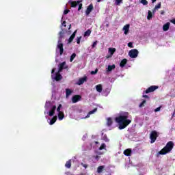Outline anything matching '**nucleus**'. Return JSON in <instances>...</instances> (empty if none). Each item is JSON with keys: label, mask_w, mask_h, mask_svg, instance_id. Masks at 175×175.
Wrapping results in <instances>:
<instances>
[{"label": "nucleus", "mask_w": 175, "mask_h": 175, "mask_svg": "<svg viewBox=\"0 0 175 175\" xmlns=\"http://www.w3.org/2000/svg\"><path fill=\"white\" fill-rule=\"evenodd\" d=\"M115 121L118 124V129L120 131L125 129V128L132 122V120L129 119V113L128 112H124L116 117Z\"/></svg>", "instance_id": "f257e3e1"}, {"label": "nucleus", "mask_w": 175, "mask_h": 175, "mask_svg": "<svg viewBox=\"0 0 175 175\" xmlns=\"http://www.w3.org/2000/svg\"><path fill=\"white\" fill-rule=\"evenodd\" d=\"M173 147H174V143L172 141H170L166 144L163 149L159 152V154L160 155H166L173 150Z\"/></svg>", "instance_id": "f03ea898"}, {"label": "nucleus", "mask_w": 175, "mask_h": 175, "mask_svg": "<svg viewBox=\"0 0 175 175\" xmlns=\"http://www.w3.org/2000/svg\"><path fill=\"white\" fill-rule=\"evenodd\" d=\"M159 134L158 132H157V131H152L150 133V143H155V141L157 140V137H158Z\"/></svg>", "instance_id": "7ed1b4c3"}, {"label": "nucleus", "mask_w": 175, "mask_h": 175, "mask_svg": "<svg viewBox=\"0 0 175 175\" xmlns=\"http://www.w3.org/2000/svg\"><path fill=\"white\" fill-rule=\"evenodd\" d=\"M129 55L131 58H137V55H139V51L137 49H131L129 52Z\"/></svg>", "instance_id": "20e7f679"}, {"label": "nucleus", "mask_w": 175, "mask_h": 175, "mask_svg": "<svg viewBox=\"0 0 175 175\" xmlns=\"http://www.w3.org/2000/svg\"><path fill=\"white\" fill-rule=\"evenodd\" d=\"M158 88H159V87L157 85H152L149 87L148 89H146V90L145 91V93L150 94L151 92H154V91H155L156 90H158Z\"/></svg>", "instance_id": "39448f33"}, {"label": "nucleus", "mask_w": 175, "mask_h": 175, "mask_svg": "<svg viewBox=\"0 0 175 175\" xmlns=\"http://www.w3.org/2000/svg\"><path fill=\"white\" fill-rule=\"evenodd\" d=\"M68 65H66V62H64L61 64H59V72H62V70H64V69H68Z\"/></svg>", "instance_id": "423d86ee"}, {"label": "nucleus", "mask_w": 175, "mask_h": 175, "mask_svg": "<svg viewBox=\"0 0 175 175\" xmlns=\"http://www.w3.org/2000/svg\"><path fill=\"white\" fill-rule=\"evenodd\" d=\"M80 100H81V96L79 94H76L72 98V103H77V102H80Z\"/></svg>", "instance_id": "0eeeda50"}, {"label": "nucleus", "mask_w": 175, "mask_h": 175, "mask_svg": "<svg viewBox=\"0 0 175 175\" xmlns=\"http://www.w3.org/2000/svg\"><path fill=\"white\" fill-rule=\"evenodd\" d=\"M57 47L59 50L60 55H62V54H64V44L61 43L60 40L58 41Z\"/></svg>", "instance_id": "6e6552de"}, {"label": "nucleus", "mask_w": 175, "mask_h": 175, "mask_svg": "<svg viewBox=\"0 0 175 175\" xmlns=\"http://www.w3.org/2000/svg\"><path fill=\"white\" fill-rule=\"evenodd\" d=\"M92 10H94V5L91 3L90 5L88 6L86 9V11H85L86 16H90Z\"/></svg>", "instance_id": "1a4fd4ad"}, {"label": "nucleus", "mask_w": 175, "mask_h": 175, "mask_svg": "<svg viewBox=\"0 0 175 175\" xmlns=\"http://www.w3.org/2000/svg\"><path fill=\"white\" fill-rule=\"evenodd\" d=\"M56 109H57V106L53 105L50 111L49 112V117H53V116H54V114L55 113Z\"/></svg>", "instance_id": "9d476101"}, {"label": "nucleus", "mask_w": 175, "mask_h": 175, "mask_svg": "<svg viewBox=\"0 0 175 175\" xmlns=\"http://www.w3.org/2000/svg\"><path fill=\"white\" fill-rule=\"evenodd\" d=\"M85 81H87V77L80 78L79 79V81H77V84L78 85H81L82 84H84V83H85Z\"/></svg>", "instance_id": "9b49d317"}, {"label": "nucleus", "mask_w": 175, "mask_h": 175, "mask_svg": "<svg viewBox=\"0 0 175 175\" xmlns=\"http://www.w3.org/2000/svg\"><path fill=\"white\" fill-rule=\"evenodd\" d=\"M169 28H170V23L169 22L163 25V30L165 32H166V31H169Z\"/></svg>", "instance_id": "f8f14e48"}, {"label": "nucleus", "mask_w": 175, "mask_h": 175, "mask_svg": "<svg viewBox=\"0 0 175 175\" xmlns=\"http://www.w3.org/2000/svg\"><path fill=\"white\" fill-rule=\"evenodd\" d=\"M124 154L126 157H131L132 155V150L131 149H126L124 151Z\"/></svg>", "instance_id": "ddd939ff"}, {"label": "nucleus", "mask_w": 175, "mask_h": 175, "mask_svg": "<svg viewBox=\"0 0 175 175\" xmlns=\"http://www.w3.org/2000/svg\"><path fill=\"white\" fill-rule=\"evenodd\" d=\"M116 69V64L109 65L108 68H106V72H111V70H114Z\"/></svg>", "instance_id": "4468645a"}, {"label": "nucleus", "mask_w": 175, "mask_h": 175, "mask_svg": "<svg viewBox=\"0 0 175 175\" xmlns=\"http://www.w3.org/2000/svg\"><path fill=\"white\" fill-rule=\"evenodd\" d=\"M60 72H57L56 75H55V80L56 81H59L61 80H62V75H61V74H59Z\"/></svg>", "instance_id": "2eb2a0df"}, {"label": "nucleus", "mask_w": 175, "mask_h": 175, "mask_svg": "<svg viewBox=\"0 0 175 175\" xmlns=\"http://www.w3.org/2000/svg\"><path fill=\"white\" fill-rule=\"evenodd\" d=\"M127 63H128V59H123L120 62V68H124V66H125Z\"/></svg>", "instance_id": "dca6fc26"}, {"label": "nucleus", "mask_w": 175, "mask_h": 175, "mask_svg": "<svg viewBox=\"0 0 175 175\" xmlns=\"http://www.w3.org/2000/svg\"><path fill=\"white\" fill-rule=\"evenodd\" d=\"M101 139L104 140V142H105L106 143H109V142H110V139H109L107 135L106 134L104 135L103 133H102Z\"/></svg>", "instance_id": "f3484780"}, {"label": "nucleus", "mask_w": 175, "mask_h": 175, "mask_svg": "<svg viewBox=\"0 0 175 175\" xmlns=\"http://www.w3.org/2000/svg\"><path fill=\"white\" fill-rule=\"evenodd\" d=\"M76 31L70 36L68 39V43H72L73 42V39L76 38Z\"/></svg>", "instance_id": "a211bd4d"}, {"label": "nucleus", "mask_w": 175, "mask_h": 175, "mask_svg": "<svg viewBox=\"0 0 175 175\" xmlns=\"http://www.w3.org/2000/svg\"><path fill=\"white\" fill-rule=\"evenodd\" d=\"M129 25H126L124 26L123 29L124 31V35H128L129 32Z\"/></svg>", "instance_id": "6ab92c4d"}, {"label": "nucleus", "mask_w": 175, "mask_h": 175, "mask_svg": "<svg viewBox=\"0 0 175 175\" xmlns=\"http://www.w3.org/2000/svg\"><path fill=\"white\" fill-rule=\"evenodd\" d=\"M73 91H72L70 89L67 88L66 89V98H69V96H70V95H72Z\"/></svg>", "instance_id": "aec40b11"}, {"label": "nucleus", "mask_w": 175, "mask_h": 175, "mask_svg": "<svg viewBox=\"0 0 175 175\" xmlns=\"http://www.w3.org/2000/svg\"><path fill=\"white\" fill-rule=\"evenodd\" d=\"M96 90L97 92H102V91H103V88L102 86V84H98L96 85Z\"/></svg>", "instance_id": "412c9836"}, {"label": "nucleus", "mask_w": 175, "mask_h": 175, "mask_svg": "<svg viewBox=\"0 0 175 175\" xmlns=\"http://www.w3.org/2000/svg\"><path fill=\"white\" fill-rule=\"evenodd\" d=\"M80 1H71L70 5L71 8H76L78 5L80 3Z\"/></svg>", "instance_id": "4be33fe9"}, {"label": "nucleus", "mask_w": 175, "mask_h": 175, "mask_svg": "<svg viewBox=\"0 0 175 175\" xmlns=\"http://www.w3.org/2000/svg\"><path fill=\"white\" fill-rule=\"evenodd\" d=\"M108 53H109L111 57L116 53V48H109Z\"/></svg>", "instance_id": "5701e85b"}, {"label": "nucleus", "mask_w": 175, "mask_h": 175, "mask_svg": "<svg viewBox=\"0 0 175 175\" xmlns=\"http://www.w3.org/2000/svg\"><path fill=\"white\" fill-rule=\"evenodd\" d=\"M57 116H53V118L50 120V125H54V124H55V122H57Z\"/></svg>", "instance_id": "b1692460"}, {"label": "nucleus", "mask_w": 175, "mask_h": 175, "mask_svg": "<svg viewBox=\"0 0 175 175\" xmlns=\"http://www.w3.org/2000/svg\"><path fill=\"white\" fill-rule=\"evenodd\" d=\"M65 166L67 167V169H70V167H72V160H68L66 161Z\"/></svg>", "instance_id": "393cba45"}, {"label": "nucleus", "mask_w": 175, "mask_h": 175, "mask_svg": "<svg viewBox=\"0 0 175 175\" xmlns=\"http://www.w3.org/2000/svg\"><path fill=\"white\" fill-rule=\"evenodd\" d=\"M64 117H65V115L64 114V112H59L58 118L60 121H62V120H64Z\"/></svg>", "instance_id": "a878e982"}, {"label": "nucleus", "mask_w": 175, "mask_h": 175, "mask_svg": "<svg viewBox=\"0 0 175 175\" xmlns=\"http://www.w3.org/2000/svg\"><path fill=\"white\" fill-rule=\"evenodd\" d=\"M112 124H113V120L111 119V118H108L107 121V126H111Z\"/></svg>", "instance_id": "bb28decb"}, {"label": "nucleus", "mask_w": 175, "mask_h": 175, "mask_svg": "<svg viewBox=\"0 0 175 175\" xmlns=\"http://www.w3.org/2000/svg\"><path fill=\"white\" fill-rule=\"evenodd\" d=\"M103 169H105L104 165L98 166V168H97V173H102V172H103Z\"/></svg>", "instance_id": "cd10ccee"}, {"label": "nucleus", "mask_w": 175, "mask_h": 175, "mask_svg": "<svg viewBox=\"0 0 175 175\" xmlns=\"http://www.w3.org/2000/svg\"><path fill=\"white\" fill-rule=\"evenodd\" d=\"M147 18L148 20H151L152 18V12H151V11H148V16Z\"/></svg>", "instance_id": "c85d7f7f"}, {"label": "nucleus", "mask_w": 175, "mask_h": 175, "mask_svg": "<svg viewBox=\"0 0 175 175\" xmlns=\"http://www.w3.org/2000/svg\"><path fill=\"white\" fill-rule=\"evenodd\" d=\"M91 35V29H88L85 33L83 36H90Z\"/></svg>", "instance_id": "c756f323"}, {"label": "nucleus", "mask_w": 175, "mask_h": 175, "mask_svg": "<svg viewBox=\"0 0 175 175\" xmlns=\"http://www.w3.org/2000/svg\"><path fill=\"white\" fill-rule=\"evenodd\" d=\"M76 58V53H72L70 58V62H73V59Z\"/></svg>", "instance_id": "7c9ffc66"}, {"label": "nucleus", "mask_w": 175, "mask_h": 175, "mask_svg": "<svg viewBox=\"0 0 175 175\" xmlns=\"http://www.w3.org/2000/svg\"><path fill=\"white\" fill-rule=\"evenodd\" d=\"M122 1L123 0H116L115 4L117 6H120V5H121V3H122Z\"/></svg>", "instance_id": "2f4dec72"}, {"label": "nucleus", "mask_w": 175, "mask_h": 175, "mask_svg": "<svg viewBox=\"0 0 175 175\" xmlns=\"http://www.w3.org/2000/svg\"><path fill=\"white\" fill-rule=\"evenodd\" d=\"M146 102H147V101H146V100H144L139 104V107H144V105H146Z\"/></svg>", "instance_id": "473e14b6"}, {"label": "nucleus", "mask_w": 175, "mask_h": 175, "mask_svg": "<svg viewBox=\"0 0 175 175\" xmlns=\"http://www.w3.org/2000/svg\"><path fill=\"white\" fill-rule=\"evenodd\" d=\"M50 106H51V102H50V101L46 102L45 107L46 109H49V107H50Z\"/></svg>", "instance_id": "72a5a7b5"}, {"label": "nucleus", "mask_w": 175, "mask_h": 175, "mask_svg": "<svg viewBox=\"0 0 175 175\" xmlns=\"http://www.w3.org/2000/svg\"><path fill=\"white\" fill-rule=\"evenodd\" d=\"M161 2L159 3L154 8V10H157V9H161Z\"/></svg>", "instance_id": "f704fd0d"}, {"label": "nucleus", "mask_w": 175, "mask_h": 175, "mask_svg": "<svg viewBox=\"0 0 175 175\" xmlns=\"http://www.w3.org/2000/svg\"><path fill=\"white\" fill-rule=\"evenodd\" d=\"M96 111H98V108H94L93 110L89 112V114H94V113H96Z\"/></svg>", "instance_id": "c9c22d12"}, {"label": "nucleus", "mask_w": 175, "mask_h": 175, "mask_svg": "<svg viewBox=\"0 0 175 175\" xmlns=\"http://www.w3.org/2000/svg\"><path fill=\"white\" fill-rule=\"evenodd\" d=\"M105 148H106V144H102L99 148V150H105Z\"/></svg>", "instance_id": "e433bc0d"}, {"label": "nucleus", "mask_w": 175, "mask_h": 175, "mask_svg": "<svg viewBox=\"0 0 175 175\" xmlns=\"http://www.w3.org/2000/svg\"><path fill=\"white\" fill-rule=\"evenodd\" d=\"M141 3H142V5H148V1H147V0H141Z\"/></svg>", "instance_id": "4c0bfd02"}, {"label": "nucleus", "mask_w": 175, "mask_h": 175, "mask_svg": "<svg viewBox=\"0 0 175 175\" xmlns=\"http://www.w3.org/2000/svg\"><path fill=\"white\" fill-rule=\"evenodd\" d=\"M96 44H98V41L94 42L93 44L92 45V49H95V47H96Z\"/></svg>", "instance_id": "58836bf2"}, {"label": "nucleus", "mask_w": 175, "mask_h": 175, "mask_svg": "<svg viewBox=\"0 0 175 175\" xmlns=\"http://www.w3.org/2000/svg\"><path fill=\"white\" fill-rule=\"evenodd\" d=\"M61 107H62V105L59 104L57 109V111H58V113L61 112Z\"/></svg>", "instance_id": "ea45409f"}, {"label": "nucleus", "mask_w": 175, "mask_h": 175, "mask_svg": "<svg viewBox=\"0 0 175 175\" xmlns=\"http://www.w3.org/2000/svg\"><path fill=\"white\" fill-rule=\"evenodd\" d=\"M81 40V37H77V44H80Z\"/></svg>", "instance_id": "a19ab883"}, {"label": "nucleus", "mask_w": 175, "mask_h": 175, "mask_svg": "<svg viewBox=\"0 0 175 175\" xmlns=\"http://www.w3.org/2000/svg\"><path fill=\"white\" fill-rule=\"evenodd\" d=\"M128 47H130V49H133V43L129 42L128 43Z\"/></svg>", "instance_id": "79ce46f5"}, {"label": "nucleus", "mask_w": 175, "mask_h": 175, "mask_svg": "<svg viewBox=\"0 0 175 175\" xmlns=\"http://www.w3.org/2000/svg\"><path fill=\"white\" fill-rule=\"evenodd\" d=\"M98 73V68H96L94 71H91L90 74L91 75H96Z\"/></svg>", "instance_id": "37998d69"}, {"label": "nucleus", "mask_w": 175, "mask_h": 175, "mask_svg": "<svg viewBox=\"0 0 175 175\" xmlns=\"http://www.w3.org/2000/svg\"><path fill=\"white\" fill-rule=\"evenodd\" d=\"M81 165H82V167L85 169H87V167H88V164H84L83 163H81Z\"/></svg>", "instance_id": "c03bdc74"}, {"label": "nucleus", "mask_w": 175, "mask_h": 175, "mask_svg": "<svg viewBox=\"0 0 175 175\" xmlns=\"http://www.w3.org/2000/svg\"><path fill=\"white\" fill-rule=\"evenodd\" d=\"M81 9H83V4L80 3L79 5L78 11L80 12V10H81Z\"/></svg>", "instance_id": "a18cd8bd"}, {"label": "nucleus", "mask_w": 175, "mask_h": 175, "mask_svg": "<svg viewBox=\"0 0 175 175\" xmlns=\"http://www.w3.org/2000/svg\"><path fill=\"white\" fill-rule=\"evenodd\" d=\"M69 12H70V10H65L64 11V15L68 14V13H69Z\"/></svg>", "instance_id": "49530a36"}, {"label": "nucleus", "mask_w": 175, "mask_h": 175, "mask_svg": "<svg viewBox=\"0 0 175 175\" xmlns=\"http://www.w3.org/2000/svg\"><path fill=\"white\" fill-rule=\"evenodd\" d=\"M161 111V107H159L154 109L155 113H157V111Z\"/></svg>", "instance_id": "de8ad7c7"}, {"label": "nucleus", "mask_w": 175, "mask_h": 175, "mask_svg": "<svg viewBox=\"0 0 175 175\" xmlns=\"http://www.w3.org/2000/svg\"><path fill=\"white\" fill-rule=\"evenodd\" d=\"M143 98H146V99H150V97L148 95H143Z\"/></svg>", "instance_id": "09e8293b"}, {"label": "nucleus", "mask_w": 175, "mask_h": 175, "mask_svg": "<svg viewBox=\"0 0 175 175\" xmlns=\"http://www.w3.org/2000/svg\"><path fill=\"white\" fill-rule=\"evenodd\" d=\"M62 25H64V27H66V21H64L62 23Z\"/></svg>", "instance_id": "8fccbe9b"}, {"label": "nucleus", "mask_w": 175, "mask_h": 175, "mask_svg": "<svg viewBox=\"0 0 175 175\" xmlns=\"http://www.w3.org/2000/svg\"><path fill=\"white\" fill-rule=\"evenodd\" d=\"M170 23L175 25V19L170 20Z\"/></svg>", "instance_id": "3c124183"}, {"label": "nucleus", "mask_w": 175, "mask_h": 175, "mask_svg": "<svg viewBox=\"0 0 175 175\" xmlns=\"http://www.w3.org/2000/svg\"><path fill=\"white\" fill-rule=\"evenodd\" d=\"M90 116H91V114H90V112H89L88 114L85 117V118H89Z\"/></svg>", "instance_id": "603ef678"}, {"label": "nucleus", "mask_w": 175, "mask_h": 175, "mask_svg": "<svg viewBox=\"0 0 175 175\" xmlns=\"http://www.w3.org/2000/svg\"><path fill=\"white\" fill-rule=\"evenodd\" d=\"M99 158H100V157H99V156H98V155H96V156L95 157V159H97V161H98V159H99Z\"/></svg>", "instance_id": "864d4df0"}, {"label": "nucleus", "mask_w": 175, "mask_h": 175, "mask_svg": "<svg viewBox=\"0 0 175 175\" xmlns=\"http://www.w3.org/2000/svg\"><path fill=\"white\" fill-rule=\"evenodd\" d=\"M54 72H55V68H53L52 70H51V73H54Z\"/></svg>", "instance_id": "5fc2aeb1"}, {"label": "nucleus", "mask_w": 175, "mask_h": 175, "mask_svg": "<svg viewBox=\"0 0 175 175\" xmlns=\"http://www.w3.org/2000/svg\"><path fill=\"white\" fill-rule=\"evenodd\" d=\"M154 2H157V0H152V3H154Z\"/></svg>", "instance_id": "6e6d98bb"}, {"label": "nucleus", "mask_w": 175, "mask_h": 175, "mask_svg": "<svg viewBox=\"0 0 175 175\" xmlns=\"http://www.w3.org/2000/svg\"><path fill=\"white\" fill-rule=\"evenodd\" d=\"M102 0H97V2H100Z\"/></svg>", "instance_id": "4d7b16f0"}, {"label": "nucleus", "mask_w": 175, "mask_h": 175, "mask_svg": "<svg viewBox=\"0 0 175 175\" xmlns=\"http://www.w3.org/2000/svg\"><path fill=\"white\" fill-rule=\"evenodd\" d=\"M60 34H62V31H60V33H59Z\"/></svg>", "instance_id": "13d9d810"}, {"label": "nucleus", "mask_w": 175, "mask_h": 175, "mask_svg": "<svg viewBox=\"0 0 175 175\" xmlns=\"http://www.w3.org/2000/svg\"><path fill=\"white\" fill-rule=\"evenodd\" d=\"M161 14H163V12H161Z\"/></svg>", "instance_id": "bf43d9fd"}, {"label": "nucleus", "mask_w": 175, "mask_h": 175, "mask_svg": "<svg viewBox=\"0 0 175 175\" xmlns=\"http://www.w3.org/2000/svg\"><path fill=\"white\" fill-rule=\"evenodd\" d=\"M109 57H110L109 56L107 57V58H109Z\"/></svg>", "instance_id": "052dcab7"}, {"label": "nucleus", "mask_w": 175, "mask_h": 175, "mask_svg": "<svg viewBox=\"0 0 175 175\" xmlns=\"http://www.w3.org/2000/svg\"><path fill=\"white\" fill-rule=\"evenodd\" d=\"M96 144H98V142H96Z\"/></svg>", "instance_id": "680f3d73"}]
</instances>
